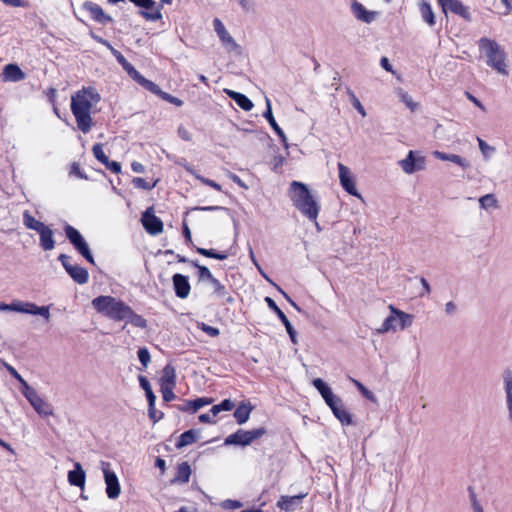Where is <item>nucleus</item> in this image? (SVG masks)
<instances>
[{
	"label": "nucleus",
	"instance_id": "obj_1",
	"mask_svg": "<svg viewBox=\"0 0 512 512\" xmlns=\"http://www.w3.org/2000/svg\"><path fill=\"white\" fill-rule=\"evenodd\" d=\"M100 94L94 87H83L71 98V111L75 116L77 126L83 133H88L92 127L91 108L100 101Z\"/></svg>",
	"mask_w": 512,
	"mask_h": 512
},
{
	"label": "nucleus",
	"instance_id": "obj_2",
	"mask_svg": "<svg viewBox=\"0 0 512 512\" xmlns=\"http://www.w3.org/2000/svg\"><path fill=\"white\" fill-rule=\"evenodd\" d=\"M289 197L293 205L301 212V214L307 217L310 221L315 222L316 227L319 228L317 218L320 211V205L311 194L308 186L299 181H292L289 188Z\"/></svg>",
	"mask_w": 512,
	"mask_h": 512
},
{
	"label": "nucleus",
	"instance_id": "obj_3",
	"mask_svg": "<svg viewBox=\"0 0 512 512\" xmlns=\"http://www.w3.org/2000/svg\"><path fill=\"white\" fill-rule=\"evenodd\" d=\"M478 46L480 52L486 56V64L489 67L502 75H508L506 53L495 40L482 37L478 41Z\"/></svg>",
	"mask_w": 512,
	"mask_h": 512
},
{
	"label": "nucleus",
	"instance_id": "obj_4",
	"mask_svg": "<svg viewBox=\"0 0 512 512\" xmlns=\"http://www.w3.org/2000/svg\"><path fill=\"white\" fill-rule=\"evenodd\" d=\"M91 304L99 314L115 322L124 321L125 314L129 307L124 301L108 295H101L94 298Z\"/></svg>",
	"mask_w": 512,
	"mask_h": 512
},
{
	"label": "nucleus",
	"instance_id": "obj_5",
	"mask_svg": "<svg viewBox=\"0 0 512 512\" xmlns=\"http://www.w3.org/2000/svg\"><path fill=\"white\" fill-rule=\"evenodd\" d=\"M66 238L73 247L82 255L90 264H95L94 257L90 251L89 245L81 235V233L73 226L66 224L64 227Z\"/></svg>",
	"mask_w": 512,
	"mask_h": 512
},
{
	"label": "nucleus",
	"instance_id": "obj_6",
	"mask_svg": "<svg viewBox=\"0 0 512 512\" xmlns=\"http://www.w3.org/2000/svg\"><path fill=\"white\" fill-rule=\"evenodd\" d=\"M2 311H15L30 315H40L47 321L50 318L48 306H37L31 302L14 301L11 304L2 303Z\"/></svg>",
	"mask_w": 512,
	"mask_h": 512
},
{
	"label": "nucleus",
	"instance_id": "obj_7",
	"mask_svg": "<svg viewBox=\"0 0 512 512\" xmlns=\"http://www.w3.org/2000/svg\"><path fill=\"white\" fill-rule=\"evenodd\" d=\"M22 394L40 416L48 417L54 414L52 405L45 401L33 387L25 385Z\"/></svg>",
	"mask_w": 512,
	"mask_h": 512
},
{
	"label": "nucleus",
	"instance_id": "obj_8",
	"mask_svg": "<svg viewBox=\"0 0 512 512\" xmlns=\"http://www.w3.org/2000/svg\"><path fill=\"white\" fill-rule=\"evenodd\" d=\"M58 260L61 262L63 268L65 269L67 274L73 279L74 282L80 285L88 282V271L77 264H71V257L69 255L60 254L58 256Z\"/></svg>",
	"mask_w": 512,
	"mask_h": 512
},
{
	"label": "nucleus",
	"instance_id": "obj_9",
	"mask_svg": "<svg viewBox=\"0 0 512 512\" xmlns=\"http://www.w3.org/2000/svg\"><path fill=\"white\" fill-rule=\"evenodd\" d=\"M213 27L220 41L229 53H235L236 55H240L242 53L241 46L237 44L234 38L229 34L219 18H215L213 20Z\"/></svg>",
	"mask_w": 512,
	"mask_h": 512
},
{
	"label": "nucleus",
	"instance_id": "obj_10",
	"mask_svg": "<svg viewBox=\"0 0 512 512\" xmlns=\"http://www.w3.org/2000/svg\"><path fill=\"white\" fill-rule=\"evenodd\" d=\"M101 467L104 474L107 497L109 499L118 498L121 492V487L116 473L110 469L109 462L102 461Z\"/></svg>",
	"mask_w": 512,
	"mask_h": 512
},
{
	"label": "nucleus",
	"instance_id": "obj_11",
	"mask_svg": "<svg viewBox=\"0 0 512 512\" xmlns=\"http://www.w3.org/2000/svg\"><path fill=\"white\" fill-rule=\"evenodd\" d=\"M138 8H141L139 15L147 21H158L162 18L161 5H157L154 0H129Z\"/></svg>",
	"mask_w": 512,
	"mask_h": 512
},
{
	"label": "nucleus",
	"instance_id": "obj_12",
	"mask_svg": "<svg viewBox=\"0 0 512 512\" xmlns=\"http://www.w3.org/2000/svg\"><path fill=\"white\" fill-rule=\"evenodd\" d=\"M399 164L403 171L407 174H413L417 171L425 169V158L419 155L417 152L410 150L407 156L399 161Z\"/></svg>",
	"mask_w": 512,
	"mask_h": 512
},
{
	"label": "nucleus",
	"instance_id": "obj_13",
	"mask_svg": "<svg viewBox=\"0 0 512 512\" xmlns=\"http://www.w3.org/2000/svg\"><path fill=\"white\" fill-rule=\"evenodd\" d=\"M142 225L150 235H158L163 231L162 220L154 214L153 208H148L141 218Z\"/></svg>",
	"mask_w": 512,
	"mask_h": 512
},
{
	"label": "nucleus",
	"instance_id": "obj_14",
	"mask_svg": "<svg viewBox=\"0 0 512 512\" xmlns=\"http://www.w3.org/2000/svg\"><path fill=\"white\" fill-rule=\"evenodd\" d=\"M339 180L342 188L350 195L360 197L351 171L342 163H338Z\"/></svg>",
	"mask_w": 512,
	"mask_h": 512
},
{
	"label": "nucleus",
	"instance_id": "obj_15",
	"mask_svg": "<svg viewBox=\"0 0 512 512\" xmlns=\"http://www.w3.org/2000/svg\"><path fill=\"white\" fill-rule=\"evenodd\" d=\"M82 8L89 13L91 19L99 24L106 25L113 22V18L107 15L101 6L95 2L85 1Z\"/></svg>",
	"mask_w": 512,
	"mask_h": 512
},
{
	"label": "nucleus",
	"instance_id": "obj_16",
	"mask_svg": "<svg viewBox=\"0 0 512 512\" xmlns=\"http://www.w3.org/2000/svg\"><path fill=\"white\" fill-rule=\"evenodd\" d=\"M265 302L267 303V306L273 311L275 312V314L277 315V317L279 318V320L282 322V324L285 326V329H286V332L288 333L291 341L296 344L297 343V340H296V331L295 329L293 328L291 322L289 321V319L287 318V316L284 314V312L278 307V305L276 304V302L271 298V297H266L265 298Z\"/></svg>",
	"mask_w": 512,
	"mask_h": 512
},
{
	"label": "nucleus",
	"instance_id": "obj_17",
	"mask_svg": "<svg viewBox=\"0 0 512 512\" xmlns=\"http://www.w3.org/2000/svg\"><path fill=\"white\" fill-rule=\"evenodd\" d=\"M441 8L445 15L450 12L462 17L467 21L471 20V13L469 8L465 6L460 0H445V2L442 3Z\"/></svg>",
	"mask_w": 512,
	"mask_h": 512
},
{
	"label": "nucleus",
	"instance_id": "obj_18",
	"mask_svg": "<svg viewBox=\"0 0 512 512\" xmlns=\"http://www.w3.org/2000/svg\"><path fill=\"white\" fill-rule=\"evenodd\" d=\"M172 282L175 295L180 299H186L191 290L188 276L176 273L172 277Z\"/></svg>",
	"mask_w": 512,
	"mask_h": 512
},
{
	"label": "nucleus",
	"instance_id": "obj_19",
	"mask_svg": "<svg viewBox=\"0 0 512 512\" xmlns=\"http://www.w3.org/2000/svg\"><path fill=\"white\" fill-rule=\"evenodd\" d=\"M26 74L16 63H10L2 69V80L7 82H20L24 80Z\"/></svg>",
	"mask_w": 512,
	"mask_h": 512
},
{
	"label": "nucleus",
	"instance_id": "obj_20",
	"mask_svg": "<svg viewBox=\"0 0 512 512\" xmlns=\"http://www.w3.org/2000/svg\"><path fill=\"white\" fill-rule=\"evenodd\" d=\"M307 496V493H300L294 496L283 495L277 502V507L284 511H292L298 507L301 501Z\"/></svg>",
	"mask_w": 512,
	"mask_h": 512
},
{
	"label": "nucleus",
	"instance_id": "obj_21",
	"mask_svg": "<svg viewBox=\"0 0 512 512\" xmlns=\"http://www.w3.org/2000/svg\"><path fill=\"white\" fill-rule=\"evenodd\" d=\"M354 16L367 24L373 22L376 18L377 12L367 10L361 3L355 1L351 5Z\"/></svg>",
	"mask_w": 512,
	"mask_h": 512
},
{
	"label": "nucleus",
	"instance_id": "obj_22",
	"mask_svg": "<svg viewBox=\"0 0 512 512\" xmlns=\"http://www.w3.org/2000/svg\"><path fill=\"white\" fill-rule=\"evenodd\" d=\"M86 481V473L79 462L74 463V469L68 472V482L72 486L83 488Z\"/></svg>",
	"mask_w": 512,
	"mask_h": 512
},
{
	"label": "nucleus",
	"instance_id": "obj_23",
	"mask_svg": "<svg viewBox=\"0 0 512 512\" xmlns=\"http://www.w3.org/2000/svg\"><path fill=\"white\" fill-rule=\"evenodd\" d=\"M504 391L506 394V405L508 409L509 420L512 422V372L506 369L503 372Z\"/></svg>",
	"mask_w": 512,
	"mask_h": 512
},
{
	"label": "nucleus",
	"instance_id": "obj_24",
	"mask_svg": "<svg viewBox=\"0 0 512 512\" xmlns=\"http://www.w3.org/2000/svg\"><path fill=\"white\" fill-rule=\"evenodd\" d=\"M191 475V467L188 462H181L177 465L176 474L170 480L171 484H186Z\"/></svg>",
	"mask_w": 512,
	"mask_h": 512
},
{
	"label": "nucleus",
	"instance_id": "obj_25",
	"mask_svg": "<svg viewBox=\"0 0 512 512\" xmlns=\"http://www.w3.org/2000/svg\"><path fill=\"white\" fill-rule=\"evenodd\" d=\"M40 236V247L44 251H50L54 249L55 247V240L53 238V231L52 229L45 225L41 230L37 232Z\"/></svg>",
	"mask_w": 512,
	"mask_h": 512
},
{
	"label": "nucleus",
	"instance_id": "obj_26",
	"mask_svg": "<svg viewBox=\"0 0 512 512\" xmlns=\"http://www.w3.org/2000/svg\"><path fill=\"white\" fill-rule=\"evenodd\" d=\"M225 93L244 111H250L254 107L253 102L243 93L226 89Z\"/></svg>",
	"mask_w": 512,
	"mask_h": 512
},
{
	"label": "nucleus",
	"instance_id": "obj_27",
	"mask_svg": "<svg viewBox=\"0 0 512 512\" xmlns=\"http://www.w3.org/2000/svg\"><path fill=\"white\" fill-rule=\"evenodd\" d=\"M253 406L250 402H242L233 413L236 422L239 425L246 423L249 420L250 414L253 410Z\"/></svg>",
	"mask_w": 512,
	"mask_h": 512
},
{
	"label": "nucleus",
	"instance_id": "obj_28",
	"mask_svg": "<svg viewBox=\"0 0 512 512\" xmlns=\"http://www.w3.org/2000/svg\"><path fill=\"white\" fill-rule=\"evenodd\" d=\"M433 156L436 159H439L442 161L453 162L463 169H466L470 166L469 162L465 158H463L459 155H456V154H448V153H444V152L436 150L433 152Z\"/></svg>",
	"mask_w": 512,
	"mask_h": 512
},
{
	"label": "nucleus",
	"instance_id": "obj_29",
	"mask_svg": "<svg viewBox=\"0 0 512 512\" xmlns=\"http://www.w3.org/2000/svg\"><path fill=\"white\" fill-rule=\"evenodd\" d=\"M213 287V294L220 299H223L225 303L232 304L234 302V298L230 295L226 289V287L214 277L212 281L209 282Z\"/></svg>",
	"mask_w": 512,
	"mask_h": 512
},
{
	"label": "nucleus",
	"instance_id": "obj_30",
	"mask_svg": "<svg viewBox=\"0 0 512 512\" xmlns=\"http://www.w3.org/2000/svg\"><path fill=\"white\" fill-rule=\"evenodd\" d=\"M331 411H332L333 415L340 421V423L343 426H348L353 423L352 415L350 414V412L348 410L345 409L342 400L340 401L339 406L338 405L333 406L331 408Z\"/></svg>",
	"mask_w": 512,
	"mask_h": 512
},
{
	"label": "nucleus",
	"instance_id": "obj_31",
	"mask_svg": "<svg viewBox=\"0 0 512 512\" xmlns=\"http://www.w3.org/2000/svg\"><path fill=\"white\" fill-rule=\"evenodd\" d=\"M198 438H199L198 431H196L194 429L187 430L179 436V438L175 444V447L177 449H182L185 446L195 443L198 440Z\"/></svg>",
	"mask_w": 512,
	"mask_h": 512
},
{
	"label": "nucleus",
	"instance_id": "obj_32",
	"mask_svg": "<svg viewBox=\"0 0 512 512\" xmlns=\"http://www.w3.org/2000/svg\"><path fill=\"white\" fill-rule=\"evenodd\" d=\"M419 10L423 21L430 27H433L436 23V19L430 3L427 0H420Z\"/></svg>",
	"mask_w": 512,
	"mask_h": 512
},
{
	"label": "nucleus",
	"instance_id": "obj_33",
	"mask_svg": "<svg viewBox=\"0 0 512 512\" xmlns=\"http://www.w3.org/2000/svg\"><path fill=\"white\" fill-rule=\"evenodd\" d=\"M176 386V370L171 364L165 365L160 378V386Z\"/></svg>",
	"mask_w": 512,
	"mask_h": 512
},
{
	"label": "nucleus",
	"instance_id": "obj_34",
	"mask_svg": "<svg viewBox=\"0 0 512 512\" xmlns=\"http://www.w3.org/2000/svg\"><path fill=\"white\" fill-rule=\"evenodd\" d=\"M124 321L127 323L132 324L133 326L137 328H146L147 327V321L144 317L134 312V310L129 306L127 309V312L124 317Z\"/></svg>",
	"mask_w": 512,
	"mask_h": 512
},
{
	"label": "nucleus",
	"instance_id": "obj_35",
	"mask_svg": "<svg viewBox=\"0 0 512 512\" xmlns=\"http://www.w3.org/2000/svg\"><path fill=\"white\" fill-rule=\"evenodd\" d=\"M243 434H244V430L238 429L236 432L230 434L229 436H227L225 438L224 445L225 446L235 445V446H242V447L248 446L246 436H243Z\"/></svg>",
	"mask_w": 512,
	"mask_h": 512
},
{
	"label": "nucleus",
	"instance_id": "obj_36",
	"mask_svg": "<svg viewBox=\"0 0 512 512\" xmlns=\"http://www.w3.org/2000/svg\"><path fill=\"white\" fill-rule=\"evenodd\" d=\"M390 311L397 316V321L401 329H405L412 325L413 323V316L411 314H407L397 308H395L393 305L389 306Z\"/></svg>",
	"mask_w": 512,
	"mask_h": 512
},
{
	"label": "nucleus",
	"instance_id": "obj_37",
	"mask_svg": "<svg viewBox=\"0 0 512 512\" xmlns=\"http://www.w3.org/2000/svg\"><path fill=\"white\" fill-rule=\"evenodd\" d=\"M23 224L26 228L34 230L36 232H38L45 226L43 222L36 220L27 210L24 211L23 213Z\"/></svg>",
	"mask_w": 512,
	"mask_h": 512
},
{
	"label": "nucleus",
	"instance_id": "obj_38",
	"mask_svg": "<svg viewBox=\"0 0 512 512\" xmlns=\"http://www.w3.org/2000/svg\"><path fill=\"white\" fill-rule=\"evenodd\" d=\"M397 316L391 312V315H389L384 322L382 323L381 327L377 329V332L379 334L387 333L388 331H395L397 327Z\"/></svg>",
	"mask_w": 512,
	"mask_h": 512
},
{
	"label": "nucleus",
	"instance_id": "obj_39",
	"mask_svg": "<svg viewBox=\"0 0 512 512\" xmlns=\"http://www.w3.org/2000/svg\"><path fill=\"white\" fill-rule=\"evenodd\" d=\"M136 82L157 96H159L162 91V89L156 83L146 79L142 74L139 76Z\"/></svg>",
	"mask_w": 512,
	"mask_h": 512
},
{
	"label": "nucleus",
	"instance_id": "obj_40",
	"mask_svg": "<svg viewBox=\"0 0 512 512\" xmlns=\"http://www.w3.org/2000/svg\"><path fill=\"white\" fill-rule=\"evenodd\" d=\"M234 408V402L231 399H224L219 404L213 405L210 413L213 417L222 411H231Z\"/></svg>",
	"mask_w": 512,
	"mask_h": 512
},
{
	"label": "nucleus",
	"instance_id": "obj_41",
	"mask_svg": "<svg viewBox=\"0 0 512 512\" xmlns=\"http://www.w3.org/2000/svg\"><path fill=\"white\" fill-rule=\"evenodd\" d=\"M263 117L268 121L274 132L278 131L281 128L273 116L271 102L268 98H266V109L263 112Z\"/></svg>",
	"mask_w": 512,
	"mask_h": 512
},
{
	"label": "nucleus",
	"instance_id": "obj_42",
	"mask_svg": "<svg viewBox=\"0 0 512 512\" xmlns=\"http://www.w3.org/2000/svg\"><path fill=\"white\" fill-rule=\"evenodd\" d=\"M190 263L198 269L199 281L210 282L214 279V276L212 275L211 271L206 266L199 265L196 261H191Z\"/></svg>",
	"mask_w": 512,
	"mask_h": 512
},
{
	"label": "nucleus",
	"instance_id": "obj_43",
	"mask_svg": "<svg viewBox=\"0 0 512 512\" xmlns=\"http://www.w3.org/2000/svg\"><path fill=\"white\" fill-rule=\"evenodd\" d=\"M196 251L205 257L213 258L217 260H225L227 259L228 255L224 252H217L214 249H205V248H196Z\"/></svg>",
	"mask_w": 512,
	"mask_h": 512
},
{
	"label": "nucleus",
	"instance_id": "obj_44",
	"mask_svg": "<svg viewBox=\"0 0 512 512\" xmlns=\"http://www.w3.org/2000/svg\"><path fill=\"white\" fill-rule=\"evenodd\" d=\"M346 93L349 96V100L351 105L363 116H366V111L363 105L361 104L360 100L357 98L355 93L351 90V88H346Z\"/></svg>",
	"mask_w": 512,
	"mask_h": 512
},
{
	"label": "nucleus",
	"instance_id": "obj_45",
	"mask_svg": "<svg viewBox=\"0 0 512 512\" xmlns=\"http://www.w3.org/2000/svg\"><path fill=\"white\" fill-rule=\"evenodd\" d=\"M266 429L264 427H259L253 430H244L243 436H246V440L248 445H250L253 441L259 439L266 433Z\"/></svg>",
	"mask_w": 512,
	"mask_h": 512
},
{
	"label": "nucleus",
	"instance_id": "obj_46",
	"mask_svg": "<svg viewBox=\"0 0 512 512\" xmlns=\"http://www.w3.org/2000/svg\"><path fill=\"white\" fill-rule=\"evenodd\" d=\"M211 403H212V399L207 398V397H200V398H196L194 400H187V406L192 407V413L197 412L200 408H202L206 405H209Z\"/></svg>",
	"mask_w": 512,
	"mask_h": 512
},
{
	"label": "nucleus",
	"instance_id": "obj_47",
	"mask_svg": "<svg viewBox=\"0 0 512 512\" xmlns=\"http://www.w3.org/2000/svg\"><path fill=\"white\" fill-rule=\"evenodd\" d=\"M477 141H478L479 149H480L484 159L489 160L496 150L495 147L490 146L480 137H477Z\"/></svg>",
	"mask_w": 512,
	"mask_h": 512
},
{
	"label": "nucleus",
	"instance_id": "obj_48",
	"mask_svg": "<svg viewBox=\"0 0 512 512\" xmlns=\"http://www.w3.org/2000/svg\"><path fill=\"white\" fill-rule=\"evenodd\" d=\"M137 356L142 365V368H140V370L143 371L148 367V364L151 361L150 352L146 347H140L137 351Z\"/></svg>",
	"mask_w": 512,
	"mask_h": 512
},
{
	"label": "nucleus",
	"instance_id": "obj_49",
	"mask_svg": "<svg viewBox=\"0 0 512 512\" xmlns=\"http://www.w3.org/2000/svg\"><path fill=\"white\" fill-rule=\"evenodd\" d=\"M157 182L158 180H155L154 182L151 183L141 177H135L132 180L134 187L147 191L152 190L157 185Z\"/></svg>",
	"mask_w": 512,
	"mask_h": 512
},
{
	"label": "nucleus",
	"instance_id": "obj_50",
	"mask_svg": "<svg viewBox=\"0 0 512 512\" xmlns=\"http://www.w3.org/2000/svg\"><path fill=\"white\" fill-rule=\"evenodd\" d=\"M479 205L482 209L497 207V199L494 194H486L479 198Z\"/></svg>",
	"mask_w": 512,
	"mask_h": 512
},
{
	"label": "nucleus",
	"instance_id": "obj_51",
	"mask_svg": "<svg viewBox=\"0 0 512 512\" xmlns=\"http://www.w3.org/2000/svg\"><path fill=\"white\" fill-rule=\"evenodd\" d=\"M312 384L317 389V391L320 393L322 398H324L330 392H332L331 388L321 378H315L312 381Z\"/></svg>",
	"mask_w": 512,
	"mask_h": 512
},
{
	"label": "nucleus",
	"instance_id": "obj_52",
	"mask_svg": "<svg viewBox=\"0 0 512 512\" xmlns=\"http://www.w3.org/2000/svg\"><path fill=\"white\" fill-rule=\"evenodd\" d=\"M2 367H5L9 372L10 374L16 379L18 380V382L20 383V391L21 393L24 391V387L25 385H29L23 378L22 376L15 370L14 367H12L11 365H9L8 363L2 361Z\"/></svg>",
	"mask_w": 512,
	"mask_h": 512
},
{
	"label": "nucleus",
	"instance_id": "obj_53",
	"mask_svg": "<svg viewBox=\"0 0 512 512\" xmlns=\"http://www.w3.org/2000/svg\"><path fill=\"white\" fill-rule=\"evenodd\" d=\"M120 65L134 81H136L141 75V73L127 59H125Z\"/></svg>",
	"mask_w": 512,
	"mask_h": 512
},
{
	"label": "nucleus",
	"instance_id": "obj_54",
	"mask_svg": "<svg viewBox=\"0 0 512 512\" xmlns=\"http://www.w3.org/2000/svg\"><path fill=\"white\" fill-rule=\"evenodd\" d=\"M120 65L134 81H136L141 75V73L127 59H125Z\"/></svg>",
	"mask_w": 512,
	"mask_h": 512
},
{
	"label": "nucleus",
	"instance_id": "obj_55",
	"mask_svg": "<svg viewBox=\"0 0 512 512\" xmlns=\"http://www.w3.org/2000/svg\"><path fill=\"white\" fill-rule=\"evenodd\" d=\"M120 65L134 81H136L141 75V73L127 59H125Z\"/></svg>",
	"mask_w": 512,
	"mask_h": 512
},
{
	"label": "nucleus",
	"instance_id": "obj_56",
	"mask_svg": "<svg viewBox=\"0 0 512 512\" xmlns=\"http://www.w3.org/2000/svg\"><path fill=\"white\" fill-rule=\"evenodd\" d=\"M159 97L162 100H164V101H166V102H168L170 104H173V105H175L177 107H181L183 105V101L180 98L175 97V96H173V95H171V94H169V93H167V92H165L163 90L161 91Z\"/></svg>",
	"mask_w": 512,
	"mask_h": 512
},
{
	"label": "nucleus",
	"instance_id": "obj_57",
	"mask_svg": "<svg viewBox=\"0 0 512 512\" xmlns=\"http://www.w3.org/2000/svg\"><path fill=\"white\" fill-rule=\"evenodd\" d=\"M92 151H93V154H94V157L99 161L101 162L102 164L106 163V161L109 159L104 151H103V147H102V144H95L92 148Z\"/></svg>",
	"mask_w": 512,
	"mask_h": 512
},
{
	"label": "nucleus",
	"instance_id": "obj_58",
	"mask_svg": "<svg viewBox=\"0 0 512 512\" xmlns=\"http://www.w3.org/2000/svg\"><path fill=\"white\" fill-rule=\"evenodd\" d=\"M160 387H161L162 397L165 402H170L176 397L174 394V391H173L175 386L162 385Z\"/></svg>",
	"mask_w": 512,
	"mask_h": 512
},
{
	"label": "nucleus",
	"instance_id": "obj_59",
	"mask_svg": "<svg viewBox=\"0 0 512 512\" xmlns=\"http://www.w3.org/2000/svg\"><path fill=\"white\" fill-rule=\"evenodd\" d=\"M198 327L203 331L205 332L207 335H209L210 337H217L219 334H220V331L218 328L216 327H213V326H210L204 322L202 323H199L198 324Z\"/></svg>",
	"mask_w": 512,
	"mask_h": 512
},
{
	"label": "nucleus",
	"instance_id": "obj_60",
	"mask_svg": "<svg viewBox=\"0 0 512 512\" xmlns=\"http://www.w3.org/2000/svg\"><path fill=\"white\" fill-rule=\"evenodd\" d=\"M148 416L153 423L158 422L164 417V413L161 411H157L154 406H148Z\"/></svg>",
	"mask_w": 512,
	"mask_h": 512
},
{
	"label": "nucleus",
	"instance_id": "obj_61",
	"mask_svg": "<svg viewBox=\"0 0 512 512\" xmlns=\"http://www.w3.org/2000/svg\"><path fill=\"white\" fill-rule=\"evenodd\" d=\"M353 382L365 398L372 401L375 399L374 394L370 390H368L361 382L357 380H353Z\"/></svg>",
	"mask_w": 512,
	"mask_h": 512
},
{
	"label": "nucleus",
	"instance_id": "obj_62",
	"mask_svg": "<svg viewBox=\"0 0 512 512\" xmlns=\"http://www.w3.org/2000/svg\"><path fill=\"white\" fill-rule=\"evenodd\" d=\"M324 401L325 403L327 404V406L331 409L333 406L335 405H338L339 406V403L341 401V398H339L338 396H336L333 392H330L327 396H325L324 398Z\"/></svg>",
	"mask_w": 512,
	"mask_h": 512
},
{
	"label": "nucleus",
	"instance_id": "obj_63",
	"mask_svg": "<svg viewBox=\"0 0 512 512\" xmlns=\"http://www.w3.org/2000/svg\"><path fill=\"white\" fill-rule=\"evenodd\" d=\"M105 167L112 171L115 174H118L121 172V164L117 161L107 160L106 163H104Z\"/></svg>",
	"mask_w": 512,
	"mask_h": 512
},
{
	"label": "nucleus",
	"instance_id": "obj_64",
	"mask_svg": "<svg viewBox=\"0 0 512 512\" xmlns=\"http://www.w3.org/2000/svg\"><path fill=\"white\" fill-rule=\"evenodd\" d=\"M284 161H285V157H283L282 155L275 156L274 160H273V167H272L273 171L279 172L284 164Z\"/></svg>",
	"mask_w": 512,
	"mask_h": 512
}]
</instances>
